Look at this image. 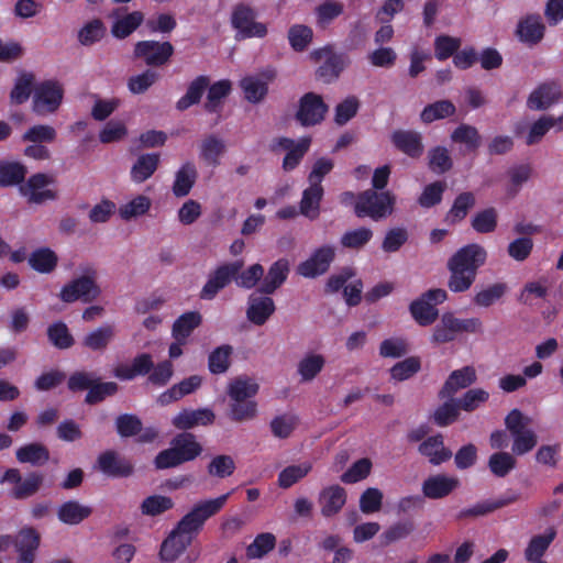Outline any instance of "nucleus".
I'll use <instances>...</instances> for the list:
<instances>
[{
	"label": "nucleus",
	"mask_w": 563,
	"mask_h": 563,
	"mask_svg": "<svg viewBox=\"0 0 563 563\" xmlns=\"http://www.w3.org/2000/svg\"><path fill=\"white\" fill-rule=\"evenodd\" d=\"M97 279L98 271L93 266L80 267L79 275L62 288L60 299L65 302L77 300L91 302L96 300L101 294Z\"/></svg>",
	"instance_id": "1"
},
{
	"label": "nucleus",
	"mask_w": 563,
	"mask_h": 563,
	"mask_svg": "<svg viewBox=\"0 0 563 563\" xmlns=\"http://www.w3.org/2000/svg\"><path fill=\"white\" fill-rule=\"evenodd\" d=\"M396 196L390 191L367 189L357 196L354 212L358 218L368 217L379 221L393 214Z\"/></svg>",
	"instance_id": "2"
},
{
	"label": "nucleus",
	"mask_w": 563,
	"mask_h": 563,
	"mask_svg": "<svg viewBox=\"0 0 563 563\" xmlns=\"http://www.w3.org/2000/svg\"><path fill=\"white\" fill-rule=\"evenodd\" d=\"M530 423L531 419L518 409H512L507 415L505 426L512 438V454H527L537 445L538 435L529 428Z\"/></svg>",
	"instance_id": "3"
},
{
	"label": "nucleus",
	"mask_w": 563,
	"mask_h": 563,
	"mask_svg": "<svg viewBox=\"0 0 563 563\" xmlns=\"http://www.w3.org/2000/svg\"><path fill=\"white\" fill-rule=\"evenodd\" d=\"M230 22L236 31V40L252 37H265L267 35L266 24L256 21V11L247 4L240 3L232 10Z\"/></svg>",
	"instance_id": "4"
},
{
	"label": "nucleus",
	"mask_w": 563,
	"mask_h": 563,
	"mask_svg": "<svg viewBox=\"0 0 563 563\" xmlns=\"http://www.w3.org/2000/svg\"><path fill=\"white\" fill-rule=\"evenodd\" d=\"M63 85L55 80H46L34 87L33 111L38 115H48L58 110L63 102Z\"/></svg>",
	"instance_id": "5"
},
{
	"label": "nucleus",
	"mask_w": 563,
	"mask_h": 563,
	"mask_svg": "<svg viewBox=\"0 0 563 563\" xmlns=\"http://www.w3.org/2000/svg\"><path fill=\"white\" fill-rule=\"evenodd\" d=\"M231 493H227L217 498L203 499L196 503L189 512L180 521L196 534L202 529L205 522L216 516L225 506Z\"/></svg>",
	"instance_id": "6"
},
{
	"label": "nucleus",
	"mask_w": 563,
	"mask_h": 563,
	"mask_svg": "<svg viewBox=\"0 0 563 563\" xmlns=\"http://www.w3.org/2000/svg\"><path fill=\"white\" fill-rule=\"evenodd\" d=\"M55 183L52 175L37 173L32 175L21 187L20 192L31 203H43L56 199L57 194L49 188Z\"/></svg>",
	"instance_id": "7"
},
{
	"label": "nucleus",
	"mask_w": 563,
	"mask_h": 563,
	"mask_svg": "<svg viewBox=\"0 0 563 563\" xmlns=\"http://www.w3.org/2000/svg\"><path fill=\"white\" fill-rule=\"evenodd\" d=\"M243 261H235L217 267L210 275L200 291V298L211 300L216 295L227 287L242 269Z\"/></svg>",
	"instance_id": "8"
},
{
	"label": "nucleus",
	"mask_w": 563,
	"mask_h": 563,
	"mask_svg": "<svg viewBox=\"0 0 563 563\" xmlns=\"http://www.w3.org/2000/svg\"><path fill=\"white\" fill-rule=\"evenodd\" d=\"M197 534L179 521L176 528L169 533L161 547V559L166 562H174L190 545Z\"/></svg>",
	"instance_id": "9"
},
{
	"label": "nucleus",
	"mask_w": 563,
	"mask_h": 563,
	"mask_svg": "<svg viewBox=\"0 0 563 563\" xmlns=\"http://www.w3.org/2000/svg\"><path fill=\"white\" fill-rule=\"evenodd\" d=\"M335 257V249L331 245H322L314 250L311 255L301 262L296 272L305 278H316L328 272Z\"/></svg>",
	"instance_id": "10"
},
{
	"label": "nucleus",
	"mask_w": 563,
	"mask_h": 563,
	"mask_svg": "<svg viewBox=\"0 0 563 563\" xmlns=\"http://www.w3.org/2000/svg\"><path fill=\"white\" fill-rule=\"evenodd\" d=\"M174 53L169 42L141 41L134 46V56L141 58L148 66H162L168 62Z\"/></svg>",
	"instance_id": "11"
},
{
	"label": "nucleus",
	"mask_w": 563,
	"mask_h": 563,
	"mask_svg": "<svg viewBox=\"0 0 563 563\" xmlns=\"http://www.w3.org/2000/svg\"><path fill=\"white\" fill-rule=\"evenodd\" d=\"M327 111L328 107L322 98L310 92L301 98L297 119L302 125H314L323 120Z\"/></svg>",
	"instance_id": "12"
},
{
	"label": "nucleus",
	"mask_w": 563,
	"mask_h": 563,
	"mask_svg": "<svg viewBox=\"0 0 563 563\" xmlns=\"http://www.w3.org/2000/svg\"><path fill=\"white\" fill-rule=\"evenodd\" d=\"M486 257L485 249L474 243L460 249L448 262L477 275V269L485 263Z\"/></svg>",
	"instance_id": "13"
},
{
	"label": "nucleus",
	"mask_w": 563,
	"mask_h": 563,
	"mask_svg": "<svg viewBox=\"0 0 563 563\" xmlns=\"http://www.w3.org/2000/svg\"><path fill=\"white\" fill-rule=\"evenodd\" d=\"M562 97L560 87L555 82H544L531 91L527 99V107L531 110H547Z\"/></svg>",
	"instance_id": "14"
},
{
	"label": "nucleus",
	"mask_w": 563,
	"mask_h": 563,
	"mask_svg": "<svg viewBox=\"0 0 563 563\" xmlns=\"http://www.w3.org/2000/svg\"><path fill=\"white\" fill-rule=\"evenodd\" d=\"M460 486V481L455 476L438 474L428 477L422 484V493L427 498L440 499L449 496Z\"/></svg>",
	"instance_id": "15"
},
{
	"label": "nucleus",
	"mask_w": 563,
	"mask_h": 563,
	"mask_svg": "<svg viewBox=\"0 0 563 563\" xmlns=\"http://www.w3.org/2000/svg\"><path fill=\"white\" fill-rule=\"evenodd\" d=\"M394 146L404 154L417 158L423 153L422 136L419 132L412 130H396L390 135Z\"/></svg>",
	"instance_id": "16"
},
{
	"label": "nucleus",
	"mask_w": 563,
	"mask_h": 563,
	"mask_svg": "<svg viewBox=\"0 0 563 563\" xmlns=\"http://www.w3.org/2000/svg\"><path fill=\"white\" fill-rule=\"evenodd\" d=\"M327 358L323 354L309 351L306 352L297 363L296 372L301 383H311L324 369Z\"/></svg>",
	"instance_id": "17"
},
{
	"label": "nucleus",
	"mask_w": 563,
	"mask_h": 563,
	"mask_svg": "<svg viewBox=\"0 0 563 563\" xmlns=\"http://www.w3.org/2000/svg\"><path fill=\"white\" fill-rule=\"evenodd\" d=\"M275 312V303L271 297L252 294L247 299L246 318L255 325H263Z\"/></svg>",
	"instance_id": "18"
},
{
	"label": "nucleus",
	"mask_w": 563,
	"mask_h": 563,
	"mask_svg": "<svg viewBox=\"0 0 563 563\" xmlns=\"http://www.w3.org/2000/svg\"><path fill=\"white\" fill-rule=\"evenodd\" d=\"M556 537V530L549 527L542 534L533 536L525 549L527 563H547L543 559L549 547Z\"/></svg>",
	"instance_id": "19"
},
{
	"label": "nucleus",
	"mask_w": 563,
	"mask_h": 563,
	"mask_svg": "<svg viewBox=\"0 0 563 563\" xmlns=\"http://www.w3.org/2000/svg\"><path fill=\"white\" fill-rule=\"evenodd\" d=\"M225 152V141L216 134H208L201 140L199 144V158L207 166H219Z\"/></svg>",
	"instance_id": "20"
},
{
	"label": "nucleus",
	"mask_w": 563,
	"mask_h": 563,
	"mask_svg": "<svg viewBox=\"0 0 563 563\" xmlns=\"http://www.w3.org/2000/svg\"><path fill=\"white\" fill-rule=\"evenodd\" d=\"M214 413L211 409H184L173 418V424L179 430H188L197 426H209L214 421Z\"/></svg>",
	"instance_id": "21"
},
{
	"label": "nucleus",
	"mask_w": 563,
	"mask_h": 563,
	"mask_svg": "<svg viewBox=\"0 0 563 563\" xmlns=\"http://www.w3.org/2000/svg\"><path fill=\"white\" fill-rule=\"evenodd\" d=\"M322 516L332 517L345 505L346 493L339 485H331L323 488L318 498Z\"/></svg>",
	"instance_id": "22"
},
{
	"label": "nucleus",
	"mask_w": 563,
	"mask_h": 563,
	"mask_svg": "<svg viewBox=\"0 0 563 563\" xmlns=\"http://www.w3.org/2000/svg\"><path fill=\"white\" fill-rule=\"evenodd\" d=\"M289 273V262L280 258L273 263L260 285V291L265 295L273 294L287 279Z\"/></svg>",
	"instance_id": "23"
},
{
	"label": "nucleus",
	"mask_w": 563,
	"mask_h": 563,
	"mask_svg": "<svg viewBox=\"0 0 563 563\" xmlns=\"http://www.w3.org/2000/svg\"><path fill=\"white\" fill-rule=\"evenodd\" d=\"M476 380V371L473 366H465L453 371L440 391L442 398H451L457 390L471 386Z\"/></svg>",
	"instance_id": "24"
},
{
	"label": "nucleus",
	"mask_w": 563,
	"mask_h": 563,
	"mask_svg": "<svg viewBox=\"0 0 563 563\" xmlns=\"http://www.w3.org/2000/svg\"><path fill=\"white\" fill-rule=\"evenodd\" d=\"M115 334L117 330L113 324H103L88 332L84 336L81 344L90 351L102 352L114 340Z\"/></svg>",
	"instance_id": "25"
},
{
	"label": "nucleus",
	"mask_w": 563,
	"mask_h": 563,
	"mask_svg": "<svg viewBox=\"0 0 563 563\" xmlns=\"http://www.w3.org/2000/svg\"><path fill=\"white\" fill-rule=\"evenodd\" d=\"M258 391V384L247 377L232 379L227 388L229 401H256L254 397Z\"/></svg>",
	"instance_id": "26"
},
{
	"label": "nucleus",
	"mask_w": 563,
	"mask_h": 563,
	"mask_svg": "<svg viewBox=\"0 0 563 563\" xmlns=\"http://www.w3.org/2000/svg\"><path fill=\"white\" fill-rule=\"evenodd\" d=\"M419 452L433 465H439L451 459L452 452L444 446L442 435H433L419 445Z\"/></svg>",
	"instance_id": "27"
},
{
	"label": "nucleus",
	"mask_w": 563,
	"mask_h": 563,
	"mask_svg": "<svg viewBox=\"0 0 563 563\" xmlns=\"http://www.w3.org/2000/svg\"><path fill=\"white\" fill-rule=\"evenodd\" d=\"M40 534L32 528L22 529L15 539V547L20 553L19 563H32L34 551L38 548Z\"/></svg>",
	"instance_id": "28"
},
{
	"label": "nucleus",
	"mask_w": 563,
	"mask_h": 563,
	"mask_svg": "<svg viewBox=\"0 0 563 563\" xmlns=\"http://www.w3.org/2000/svg\"><path fill=\"white\" fill-rule=\"evenodd\" d=\"M184 463L194 461L202 453V445L192 433L177 434L170 442Z\"/></svg>",
	"instance_id": "29"
},
{
	"label": "nucleus",
	"mask_w": 563,
	"mask_h": 563,
	"mask_svg": "<svg viewBox=\"0 0 563 563\" xmlns=\"http://www.w3.org/2000/svg\"><path fill=\"white\" fill-rule=\"evenodd\" d=\"M322 197V186L309 184V187L303 190L299 203L300 213L310 220H316L320 214V202Z\"/></svg>",
	"instance_id": "30"
},
{
	"label": "nucleus",
	"mask_w": 563,
	"mask_h": 563,
	"mask_svg": "<svg viewBox=\"0 0 563 563\" xmlns=\"http://www.w3.org/2000/svg\"><path fill=\"white\" fill-rule=\"evenodd\" d=\"M98 465L102 473L112 477L129 476L132 473V465L111 451L99 456Z\"/></svg>",
	"instance_id": "31"
},
{
	"label": "nucleus",
	"mask_w": 563,
	"mask_h": 563,
	"mask_svg": "<svg viewBox=\"0 0 563 563\" xmlns=\"http://www.w3.org/2000/svg\"><path fill=\"white\" fill-rule=\"evenodd\" d=\"M517 35L521 42L537 44L544 35V25L539 15H529L522 19L517 26Z\"/></svg>",
	"instance_id": "32"
},
{
	"label": "nucleus",
	"mask_w": 563,
	"mask_h": 563,
	"mask_svg": "<svg viewBox=\"0 0 563 563\" xmlns=\"http://www.w3.org/2000/svg\"><path fill=\"white\" fill-rule=\"evenodd\" d=\"M197 176V168L191 162H186L183 164L175 174L173 194L176 197L187 196L195 185Z\"/></svg>",
	"instance_id": "33"
},
{
	"label": "nucleus",
	"mask_w": 563,
	"mask_h": 563,
	"mask_svg": "<svg viewBox=\"0 0 563 563\" xmlns=\"http://www.w3.org/2000/svg\"><path fill=\"white\" fill-rule=\"evenodd\" d=\"M201 382L202 379L198 375H192L188 378H185L180 383L174 385L172 388L163 393L159 396L158 401L162 405H168L173 401H176L198 389L201 385Z\"/></svg>",
	"instance_id": "34"
},
{
	"label": "nucleus",
	"mask_w": 563,
	"mask_h": 563,
	"mask_svg": "<svg viewBox=\"0 0 563 563\" xmlns=\"http://www.w3.org/2000/svg\"><path fill=\"white\" fill-rule=\"evenodd\" d=\"M91 515V508L77 500H68L60 505L58 519L66 525H78Z\"/></svg>",
	"instance_id": "35"
},
{
	"label": "nucleus",
	"mask_w": 563,
	"mask_h": 563,
	"mask_svg": "<svg viewBox=\"0 0 563 563\" xmlns=\"http://www.w3.org/2000/svg\"><path fill=\"white\" fill-rule=\"evenodd\" d=\"M143 21L144 14L141 11H133L125 15L118 16L111 26V34L115 38H125L131 35Z\"/></svg>",
	"instance_id": "36"
},
{
	"label": "nucleus",
	"mask_w": 563,
	"mask_h": 563,
	"mask_svg": "<svg viewBox=\"0 0 563 563\" xmlns=\"http://www.w3.org/2000/svg\"><path fill=\"white\" fill-rule=\"evenodd\" d=\"M373 235V230L366 227L350 229L341 235L340 244L343 249L360 251L371 242Z\"/></svg>",
	"instance_id": "37"
},
{
	"label": "nucleus",
	"mask_w": 563,
	"mask_h": 563,
	"mask_svg": "<svg viewBox=\"0 0 563 563\" xmlns=\"http://www.w3.org/2000/svg\"><path fill=\"white\" fill-rule=\"evenodd\" d=\"M201 320V314L197 311L181 314L173 324V338L179 342H187L192 331L200 325Z\"/></svg>",
	"instance_id": "38"
},
{
	"label": "nucleus",
	"mask_w": 563,
	"mask_h": 563,
	"mask_svg": "<svg viewBox=\"0 0 563 563\" xmlns=\"http://www.w3.org/2000/svg\"><path fill=\"white\" fill-rule=\"evenodd\" d=\"M158 164V154L141 155L131 168V179L136 184L144 183L155 173Z\"/></svg>",
	"instance_id": "39"
},
{
	"label": "nucleus",
	"mask_w": 563,
	"mask_h": 563,
	"mask_svg": "<svg viewBox=\"0 0 563 563\" xmlns=\"http://www.w3.org/2000/svg\"><path fill=\"white\" fill-rule=\"evenodd\" d=\"M26 167L15 161L0 162V186L10 187L22 183L25 178Z\"/></svg>",
	"instance_id": "40"
},
{
	"label": "nucleus",
	"mask_w": 563,
	"mask_h": 563,
	"mask_svg": "<svg viewBox=\"0 0 563 563\" xmlns=\"http://www.w3.org/2000/svg\"><path fill=\"white\" fill-rule=\"evenodd\" d=\"M448 269L450 272L448 287L453 292L467 291L475 282L476 275L473 274V271L468 272L465 268H459V266L452 265L449 262Z\"/></svg>",
	"instance_id": "41"
},
{
	"label": "nucleus",
	"mask_w": 563,
	"mask_h": 563,
	"mask_svg": "<svg viewBox=\"0 0 563 563\" xmlns=\"http://www.w3.org/2000/svg\"><path fill=\"white\" fill-rule=\"evenodd\" d=\"M476 199L474 194L465 191L460 194L446 213L445 220L451 224L459 223L468 213V211L475 206Z\"/></svg>",
	"instance_id": "42"
},
{
	"label": "nucleus",
	"mask_w": 563,
	"mask_h": 563,
	"mask_svg": "<svg viewBox=\"0 0 563 563\" xmlns=\"http://www.w3.org/2000/svg\"><path fill=\"white\" fill-rule=\"evenodd\" d=\"M151 206L152 201L147 196L139 195L121 205L118 209V213L122 220L130 221L145 214Z\"/></svg>",
	"instance_id": "43"
},
{
	"label": "nucleus",
	"mask_w": 563,
	"mask_h": 563,
	"mask_svg": "<svg viewBox=\"0 0 563 563\" xmlns=\"http://www.w3.org/2000/svg\"><path fill=\"white\" fill-rule=\"evenodd\" d=\"M507 291V286L496 283L476 291L472 301L476 307L488 308L499 301Z\"/></svg>",
	"instance_id": "44"
},
{
	"label": "nucleus",
	"mask_w": 563,
	"mask_h": 563,
	"mask_svg": "<svg viewBox=\"0 0 563 563\" xmlns=\"http://www.w3.org/2000/svg\"><path fill=\"white\" fill-rule=\"evenodd\" d=\"M517 499H518L517 495H511L508 497H501L494 501L477 504L468 509L461 510L459 514V518L464 519V518H468V517L485 516L489 512H493L499 508H503L509 504L515 503Z\"/></svg>",
	"instance_id": "45"
},
{
	"label": "nucleus",
	"mask_w": 563,
	"mask_h": 563,
	"mask_svg": "<svg viewBox=\"0 0 563 563\" xmlns=\"http://www.w3.org/2000/svg\"><path fill=\"white\" fill-rule=\"evenodd\" d=\"M410 312L412 318L423 327L432 324L439 316L435 306L428 302L423 297L411 302Z\"/></svg>",
	"instance_id": "46"
},
{
	"label": "nucleus",
	"mask_w": 563,
	"mask_h": 563,
	"mask_svg": "<svg viewBox=\"0 0 563 563\" xmlns=\"http://www.w3.org/2000/svg\"><path fill=\"white\" fill-rule=\"evenodd\" d=\"M57 255L47 247L34 251L29 257L30 266L42 274H47L54 271L57 265Z\"/></svg>",
	"instance_id": "47"
},
{
	"label": "nucleus",
	"mask_w": 563,
	"mask_h": 563,
	"mask_svg": "<svg viewBox=\"0 0 563 563\" xmlns=\"http://www.w3.org/2000/svg\"><path fill=\"white\" fill-rule=\"evenodd\" d=\"M312 470L310 462H302L297 465L285 467L278 475V485L282 488H289L306 477Z\"/></svg>",
	"instance_id": "48"
},
{
	"label": "nucleus",
	"mask_w": 563,
	"mask_h": 563,
	"mask_svg": "<svg viewBox=\"0 0 563 563\" xmlns=\"http://www.w3.org/2000/svg\"><path fill=\"white\" fill-rule=\"evenodd\" d=\"M240 86L247 101L257 103L267 93V82L258 76H249L241 80Z\"/></svg>",
	"instance_id": "49"
},
{
	"label": "nucleus",
	"mask_w": 563,
	"mask_h": 563,
	"mask_svg": "<svg viewBox=\"0 0 563 563\" xmlns=\"http://www.w3.org/2000/svg\"><path fill=\"white\" fill-rule=\"evenodd\" d=\"M16 459L21 463L43 464L48 461L49 452L41 443H30L16 451Z\"/></svg>",
	"instance_id": "50"
},
{
	"label": "nucleus",
	"mask_w": 563,
	"mask_h": 563,
	"mask_svg": "<svg viewBox=\"0 0 563 563\" xmlns=\"http://www.w3.org/2000/svg\"><path fill=\"white\" fill-rule=\"evenodd\" d=\"M209 85V79L206 76L197 77L188 87L187 92L177 101L178 110H186L190 106L198 103L202 93Z\"/></svg>",
	"instance_id": "51"
},
{
	"label": "nucleus",
	"mask_w": 563,
	"mask_h": 563,
	"mask_svg": "<svg viewBox=\"0 0 563 563\" xmlns=\"http://www.w3.org/2000/svg\"><path fill=\"white\" fill-rule=\"evenodd\" d=\"M256 401H229V418L234 422H246L257 417Z\"/></svg>",
	"instance_id": "52"
},
{
	"label": "nucleus",
	"mask_w": 563,
	"mask_h": 563,
	"mask_svg": "<svg viewBox=\"0 0 563 563\" xmlns=\"http://www.w3.org/2000/svg\"><path fill=\"white\" fill-rule=\"evenodd\" d=\"M498 212L495 208H486L472 218V228L478 233H492L497 228Z\"/></svg>",
	"instance_id": "53"
},
{
	"label": "nucleus",
	"mask_w": 563,
	"mask_h": 563,
	"mask_svg": "<svg viewBox=\"0 0 563 563\" xmlns=\"http://www.w3.org/2000/svg\"><path fill=\"white\" fill-rule=\"evenodd\" d=\"M551 129H553L552 115H541L528 126L525 143L529 146L540 143Z\"/></svg>",
	"instance_id": "54"
},
{
	"label": "nucleus",
	"mask_w": 563,
	"mask_h": 563,
	"mask_svg": "<svg viewBox=\"0 0 563 563\" xmlns=\"http://www.w3.org/2000/svg\"><path fill=\"white\" fill-rule=\"evenodd\" d=\"M455 112V107L452 102L448 100L437 101L427 106L420 118L424 123H431L435 120L444 119L451 117Z\"/></svg>",
	"instance_id": "55"
},
{
	"label": "nucleus",
	"mask_w": 563,
	"mask_h": 563,
	"mask_svg": "<svg viewBox=\"0 0 563 563\" xmlns=\"http://www.w3.org/2000/svg\"><path fill=\"white\" fill-rule=\"evenodd\" d=\"M275 543L276 538L274 534L269 532L261 533L247 547L246 555L249 559H261L274 549Z\"/></svg>",
	"instance_id": "56"
},
{
	"label": "nucleus",
	"mask_w": 563,
	"mask_h": 563,
	"mask_svg": "<svg viewBox=\"0 0 563 563\" xmlns=\"http://www.w3.org/2000/svg\"><path fill=\"white\" fill-rule=\"evenodd\" d=\"M106 33L102 21L93 19L86 23L78 32V41L85 46H89L100 41Z\"/></svg>",
	"instance_id": "57"
},
{
	"label": "nucleus",
	"mask_w": 563,
	"mask_h": 563,
	"mask_svg": "<svg viewBox=\"0 0 563 563\" xmlns=\"http://www.w3.org/2000/svg\"><path fill=\"white\" fill-rule=\"evenodd\" d=\"M488 466L494 475L504 477L515 468L516 459L508 452L494 453L488 460Z\"/></svg>",
	"instance_id": "58"
},
{
	"label": "nucleus",
	"mask_w": 563,
	"mask_h": 563,
	"mask_svg": "<svg viewBox=\"0 0 563 563\" xmlns=\"http://www.w3.org/2000/svg\"><path fill=\"white\" fill-rule=\"evenodd\" d=\"M451 139L453 142L464 144L471 151L476 150L481 145V135L477 129L467 124H461L456 128Z\"/></svg>",
	"instance_id": "59"
},
{
	"label": "nucleus",
	"mask_w": 563,
	"mask_h": 563,
	"mask_svg": "<svg viewBox=\"0 0 563 563\" xmlns=\"http://www.w3.org/2000/svg\"><path fill=\"white\" fill-rule=\"evenodd\" d=\"M231 345H221L213 350L209 355V369L213 374L224 373L230 366V357L232 354Z\"/></svg>",
	"instance_id": "60"
},
{
	"label": "nucleus",
	"mask_w": 563,
	"mask_h": 563,
	"mask_svg": "<svg viewBox=\"0 0 563 563\" xmlns=\"http://www.w3.org/2000/svg\"><path fill=\"white\" fill-rule=\"evenodd\" d=\"M174 506L172 498L162 495H154L145 498L141 505V510L147 516L161 515Z\"/></svg>",
	"instance_id": "61"
},
{
	"label": "nucleus",
	"mask_w": 563,
	"mask_h": 563,
	"mask_svg": "<svg viewBox=\"0 0 563 563\" xmlns=\"http://www.w3.org/2000/svg\"><path fill=\"white\" fill-rule=\"evenodd\" d=\"M235 470V463L230 455L221 454L214 456L208 467V474L219 478H225L233 474Z\"/></svg>",
	"instance_id": "62"
},
{
	"label": "nucleus",
	"mask_w": 563,
	"mask_h": 563,
	"mask_svg": "<svg viewBox=\"0 0 563 563\" xmlns=\"http://www.w3.org/2000/svg\"><path fill=\"white\" fill-rule=\"evenodd\" d=\"M360 104V100L355 96L345 98L335 107L334 122L339 125L346 124L357 113Z\"/></svg>",
	"instance_id": "63"
},
{
	"label": "nucleus",
	"mask_w": 563,
	"mask_h": 563,
	"mask_svg": "<svg viewBox=\"0 0 563 563\" xmlns=\"http://www.w3.org/2000/svg\"><path fill=\"white\" fill-rule=\"evenodd\" d=\"M312 30L306 25L296 24L292 25L288 31V41L290 46L298 52H301L308 47L312 41Z\"/></svg>",
	"instance_id": "64"
}]
</instances>
